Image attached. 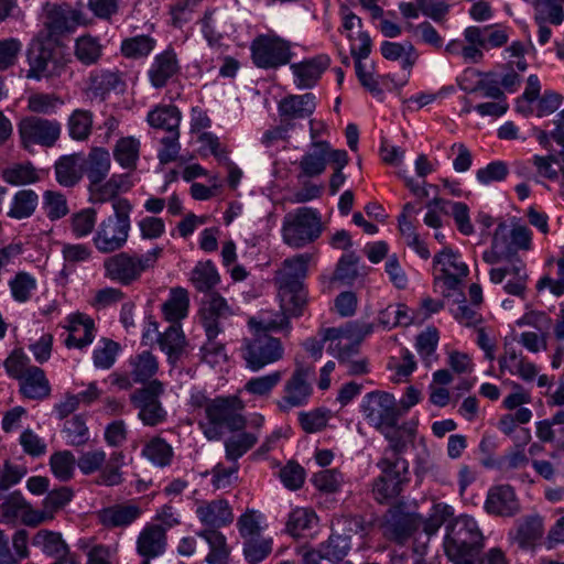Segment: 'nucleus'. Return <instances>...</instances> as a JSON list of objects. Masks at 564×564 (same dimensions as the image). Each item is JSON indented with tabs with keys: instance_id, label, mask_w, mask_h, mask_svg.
Returning a JSON list of instances; mask_svg holds the SVG:
<instances>
[{
	"instance_id": "1",
	"label": "nucleus",
	"mask_w": 564,
	"mask_h": 564,
	"mask_svg": "<svg viewBox=\"0 0 564 564\" xmlns=\"http://www.w3.org/2000/svg\"><path fill=\"white\" fill-rule=\"evenodd\" d=\"M243 402L236 395L207 400L204 406L206 422L200 427L208 441H218L226 431H241L246 426L242 415Z\"/></svg>"
},
{
	"instance_id": "2",
	"label": "nucleus",
	"mask_w": 564,
	"mask_h": 564,
	"mask_svg": "<svg viewBox=\"0 0 564 564\" xmlns=\"http://www.w3.org/2000/svg\"><path fill=\"white\" fill-rule=\"evenodd\" d=\"M482 533L474 518L459 516L446 527L444 550L454 564H471L482 547Z\"/></svg>"
},
{
	"instance_id": "3",
	"label": "nucleus",
	"mask_w": 564,
	"mask_h": 564,
	"mask_svg": "<svg viewBox=\"0 0 564 564\" xmlns=\"http://www.w3.org/2000/svg\"><path fill=\"white\" fill-rule=\"evenodd\" d=\"M112 208L113 215L100 221L93 237V243L100 253L118 251L128 241L132 205L126 198H116Z\"/></svg>"
},
{
	"instance_id": "4",
	"label": "nucleus",
	"mask_w": 564,
	"mask_h": 564,
	"mask_svg": "<svg viewBox=\"0 0 564 564\" xmlns=\"http://www.w3.org/2000/svg\"><path fill=\"white\" fill-rule=\"evenodd\" d=\"M162 253L163 248L156 246L143 254L122 251L110 256L102 263L105 276L121 285H130L138 281L143 272L153 269Z\"/></svg>"
},
{
	"instance_id": "5",
	"label": "nucleus",
	"mask_w": 564,
	"mask_h": 564,
	"mask_svg": "<svg viewBox=\"0 0 564 564\" xmlns=\"http://www.w3.org/2000/svg\"><path fill=\"white\" fill-rule=\"evenodd\" d=\"M322 231V219L316 209L301 207L283 218L282 238L292 248L299 249L314 242Z\"/></svg>"
},
{
	"instance_id": "6",
	"label": "nucleus",
	"mask_w": 564,
	"mask_h": 564,
	"mask_svg": "<svg viewBox=\"0 0 564 564\" xmlns=\"http://www.w3.org/2000/svg\"><path fill=\"white\" fill-rule=\"evenodd\" d=\"M164 393V383L158 379H153L130 393V404L137 411V417L144 426L156 427L167 421V411L161 401Z\"/></svg>"
},
{
	"instance_id": "7",
	"label": "nucleus",
	"mask_w": 564,
	"mask_h": 564,
	"mask_svg": "<svg viewBox=\"0 0 564 564\" xmlns=\"http://www.w3.org/2000/svg\"><path fill=\"white\" fill-rule=\"evenodd\" d=\"M251 328L256 330V334L252 338L245 339L241 356L246 362V367L257 372L282 359L284 348L279 338L268 334L269 329Z\"/></svg>"
},
{
	"instance_id": "8",
	"label": "nucleus",
	"mask_w": 564,
	"mask_h": 564,
	"mask_svg": "<svg viewBox=\"0 0 564 564\" xmlns=\"http://www.w3.org/2000/svg\"><path fill=\"white\" fill-rule=\"evenodd\" d=\"M381 475L372 485L373 498L379 503H386L400 495L403 485L408 482L409 463L402 457H381L377 463Z\"/></svg>"
},
{
	"instance_id": "9",
	"label": "nucleus",
	"mask_w": 564,
	"mask_h": 564,
	"mask_svg": "<svg viewBox=\"0 0 564 564\" xmlns=\"http://www.w3.org/2000/svg\"><path fill=\"white\" fill-rule=\"evenodd\" d=\"M61 133L62 124L55 119L28 116L18 123L20 145L28 152H33L34 147L53 148Z\"/></svg>"
},
{
	"instance_id": "10",
	"label": "nucleus",
	"mask_w": 564,
	"mask_h": 564,
	"mask_svg": "<svg viewBox=\"0 0 564 564\" xmlns=\"http://www.w3.org/2000/svg\"><path fill=\"white\" fill-rule=\"evenodd\" d=\"M360 411L367 423L379 432L394 426L402 415L394 395L380 390L364 397Z\"/></svg>"
},
{
	"instance_id": "11",
	"label": "nucleus",
	"mask_w": 564,
	"mask_h": 564,
	"mask_svg": "<svg viewBox=\"0 0 564 564\" xmlns=\"http://www.w3.org/2000/svg\"><path fill=\"white\" fill-rule=\"evenodd\" d=\"M433 262L436 270L434 285L444 296H452L455 291L460 289L464 278L469 272L467 264L451 248H444L436 253Z\"/></svg>"
},
{
	"instance_id": "12",
	"label": "nucleus",
	"mask_w": 564,
	"mask_h": 564,
	"mask_svg": "<svg viewBox=\"0 0 564 564\" xmlns=\"http://www.w3.org/2000/svg\"><path fill=\"white\" fill-rule=\"evenodd\" d=\"M423 517L416 512L404 511L400 507L388 510L382 523L384 538L397 544L404 545L410 539L416 544L422 532Z\"/></svg>"
},
{
	"instance_id": "13",
	"label": "nucleus",
	"mask_w": 564,
	"mask_h": 564,
	"mask_svg": "<svg viewBox=\"0 0 564 564\" xmlns=\"http://www.w3.org/2000/svg\"><path fill=\"white\" fill-rule=\"evenodd\" d=\"M314 375V368L296 364L291 377L285 381L283 395L276 401L281 412H289L293 408L305 406L313 393L310 378Z\"/></svg>"
},
{
	"instance_id": "14",
	"label": "nucleus",
	"mask_w": 564,
	"mask_h": 564,
	"mask_svg": "<svg viewBox=\"0 0 564 564\" xmlns=\"http://www.w3.org/2000/svg\"><path fill=\"white\" fill-rule=\"evenodd\" d=\"M250 50L253 63L260 68H276L292 58L290 43L276 35H259Z\"/></svg>"
},
{
	"instance_id": "15",
	"label": "nucleus",
	"mask_w": 564,
	"mask_h": 564,
	"mask_svg": "<svg viewBox=\"0 0 564 564\" xmlns=\"http://www.w3.org/2000/svg\"><path fill=\"white\" fill-rule=\"evenodd\" d=\"M279 296L281 302L282 315L279 319H249V326L264 329H284L289 328L290 317H299L303 314L307 296L304 285L300 288H280Z\"/></svg>"
},
{
	"instance_id": "16",
	"label": "nucleus",
	"mask_w": 564,
	"mask_h": 564,
	"mask_svg": "<svg viewBox=\"0 0 564 564\" xmlns=\"http://www.w3.org/2000/svg\"><path fill=\"white\" fill-rule=\"evenodd\" d=\"M235 315L234 308L219 293H209L202 302L199 321L207 338H216L225 329L226 322Z\"/></svg>"
},
{
	"instance_id": "17",
	"label": "nucleus",
	"mask_w": 564,
	"mask_h": 564,
	"mask_svg": "<svg viewBox=\"0 0 564 564\" xmlns=\"http://www.w3.org/2000/svg\"><path fill=\"white\" fill-rule=\"evenodd\" d=\"M498 362L501 375L508 372L525 382L533 381L539 373L538 366L530 361L521 350H518L508 343H505L503 352L499 357Z\"/></svg>"
},
{
	"instance_id": "18",
	"label": "nucleus",
	"mask_w": 564,
	"mask_h": 564,
	"mask_svg": "<svg viewBox=\"0 0 564 564\" xmlns=\"http://www.w3.org/2000/svg\"><path fill=\"white\" fill-rule=\"evenodd\" d=\"M312 253H301L285 259L281 268L275 271L274 283L280 288H300L307 275Z\"/></svg>"
},
{
	"instance_id": "19",
	"label": "nucleus",
	"mask_w": 564,
	"mask_h": 564,
	"mask_svg": "<svg viewBox=\"0 0 564 564\" xmlns=\"http://www.w3.org/2000/svg\"><path fill=\"white\" fill-rule=\"evenodd\" d=\"M30 68L26 78L40 80L42 78H53L61 76L65 65L53 57L52 51L40 44L29 55Z\"/></svg>"
},
{
	"instance_id": "20",
	"label": "nucleus",
	"mask_w": 564,
	"mask_h": 564,
	"mask_svg": "<svg viewBox=\"0 0 564 564\" xmlns=\"http://www.w3.org/2000/svg\"><path fill=\"white\" fill-rule=\"evenodd\" d=\"M316 108V97L312 93L304 95H290L284 97L278 106L280 120L294 123L297 119H305L313 115Z\"/></svg>"
},
{
	"instance_id": "21",
	"label": "nucleus",
	"mask_w": 564,
	"mask_h": 564,
	"mask_svg": "<svg viewBox=\"0 0 564 564\" xmlns=\"http://www.w3.org/2000/svg\"><path fill=\"white\" fill-rule=\"evenodd\" d=\"M142 514V509L133 502L116 503L97 512V519L107 529L127 528Z\"/></svg>"
},
{
	"instance_id": "22",
	"label": "nucleus",
	"mask_w": 564,
	"mask_h": 564,
	"mask_svg": "<svg viewBox=\"0 0 564 564\" xmlns=\"http://www.w3.org/2000/svg\"><path fill=\"white\" fill-rule=\"evenodd\" d=\"M127 84L123 74L112 69L93 70L88 78V89L95 96L101 99L110 93L122 94Z\"/></svg>"
},
{
	"instance_id": "23",
	"label": "nucleus",
	"mask_w": 564,
	"mask_h": 564,
	"mask_svg": "<svg viewBox=\"0 0 564 564\" xmlns=\"http://www.w3.org/2000/svg\"><path fill=\"white\" fill-rule=\"evenodd\" d=\"M196 516L206 530H217L234 520L232 510L225 499L202 502L196 509Z\"/></svg>"
},
{
	"instance_id": "24",
	"label": "nucleus",
	"mask_w": 564,
	"mask_h": 564,
	"mask_svg": "<svg viewBox=\"0 0 564 564\" xmlns=\"http://www.w3.org/2000/svg\"><path fill=\"white\" fill-rule=\"evenodd\" d=\"M166 530L159 524H147L138 535L137 552L143 560H152L165 552Z\"/></svg>"
},
{
	"instance_id": "25",
	"label": "nucleus",
	"mask_w": 564,
	"mask_h": 564,
	"mask_svg": "<svg viewBox=\"0 0 564 564\" xmlns=\"http://www.w3.org/2000/svg\"><path fill=\"white\" fill-rule=\"evenodd\" d=\"M488 513L510 517L518 512L519 503L514 490L509 485H501L489 490L485 502Z\"/></svg>"
},
{
	"instance_id": "26",
	"label": "nucleus",
	"mask_w": 564,
	"mask_h": 564,
	"mask_svg": "<svg viewBox=\"0 0 564 564\" xmlns=\"http://www.w3.org/2000/svg\"><path fill=\"white\" fill-rule=\"evenodd\" d=\"M329 63L330 58L325 54H321L301 63L292 64L291 69L295 76V85L299 88L313 87L322 73L329 66Z\"/></svg>"
},
{
	"instance_id": "27",
	"label": "nucleus",
	"mask_w": 564,
	"mask_h": 564,
	"mask_svg": "<svg viewBox=\"0 0 564 564\" xmlns=\"http://www.w3.org/2000/svg\"><path fill=\"white\" fill-rule=\"evenodd\" d=\"M389 443V446L384 449L383 456H390L391 458L401 457L406 451L408 446L414 442L416 429L415 425L410 423L397 424L386 431H380Z\"/></svg>"
},
{
	"instance_id": "28",
	"label": "nucleus",
	"mask_w": 564,
	"mask_h": 564,
	"mask_svg": "<svg viewBox=\"0 0 564 564\" xmlns=\"http://www.w3.org/2000/svg\"><path fill=\"white\" fill-rule=\"evenodd\" d=\"M68 336L65 345L68 348H84L94 340L95 323L84 314H73L68 317Z\"/></svg>"
},
{
	"instance_id": "29",
	"label": "nucleus",
	"mask_w": 564,
	"mask_h": 564,
	"mask_svg": "<svg viewBox=\"0 0 564 564\" xmlns=\"http://www.w3.org/2000/svg\"><path fill=\"white\" fill-rule=\"evenodd\" d=\"M51 383L44 370L34 366L19 380L20 393L30 400H44L51 394Z\"/></svg>"
},
{
	"instance_id": "30",
	"label": "nucleus",
	"mask_w": 564,
	"mask_h": 564,
	"mask_svg": "<svg viewBox=\"0 0 564 564\" xmlns=\"http://www.w3.org/2000/svg\"><path fill=\"white\" fill-rule=\"evenodd\" d=\"M180 69L176 54L173 50H166L156 55L149 72V79L153 87L162 88L177 74Z\"/></svg>"
},
{
	"instance_id": "31",
	"label": "nucleus",
	"mask_w": 564,
	"mask_h": 564,
	"mask_svg": "<svg viewBox=\"0 0 564 564\" xmlns=\"http://www.w3.org/2000/svg\"><path fill=\"white\" fill-rule=\"evenodd\" d=\"M32 546L39 549L43 554L51 556L56 562H62L68 554V545L59 532L42 529L31 539Z\"/></svg>"
},
{
	"instance_id": "32",
	"label": "nucleus",
	"mask_w": 564,
	"mask_h": 564,
	"mask_svg": "<svg viewBox=\"0 0 564 564\" xmlns=\"http://www.w3.org/2000/svg\"><path fill=\"white\" fill-rule=\"evenodd\" d=\"M83 23H85V18L80 10L63 4L52 9L47 25L54 33H64L75 30L77 25Z\"/></svg>"
},
{
	"instance_id": "33",
	"label": "nucleus",
	"mask_w": 564,
	"mask_h": 564,
	"mask_svg": "<svg viewBox=\"0 0 564 564\" xmlns=\"http://www.w3.org/2000/svg\"><path fill=\"white\" fill-rule=\"evenodd\" d=\"M129 367L133 381L145 386L159 371V361L152 352L144 350L129 359Z\"/></svg>"
},
{
	"instance_id": "34",
	"label": "nucleus",
	"mask_w": 564,
	"mask_h": 564,
	"mask_svg": "<svg viewBox=\"0 0 564 564\" xmlns=\"http://www.w3.org/2000/svg\"><path fill=\"white\" fill-rule=\"evenodd\" d=\"M202 150L209 151L217 162L225 169L227 176H241V170L229 159L227 149L219 138L210 132H204L198 138Z\"/></svg>"
},
{
	"instance_id": "35",
	"label": "nucleus",
	"mask_w": 564,
	"mask_h": 564,
	"mask_svg": "<svg viewBox=\"0 0 564 564\" xmlns=\"http://www.w3.org/2000/svg\"><path fill=\"white\" fill-rule=\"evenodd\" d=\"M158 344L161 350L166 354L169 362L175 364L183 355L186 346L181 326L173 324L164 333L159 334Z\"/></svg>"
},
{
	"instance_id": "36",
	"label": "nucleus",
	"mask_w": 564,
	"mask_h": 564,
	"mask_svg": "<svg viewBox=\"0 0 564 564\" xmlns=\"http://www.w3.org/2000/svg\"><path fill=\"white\" fill-rule=\"evenodd\" d=\"M147 121L155 129H162L169 133L178 132L181 112L176 106L160 105L149 111Z\"/></svg>"
},
{
	"instance_id": "37",
	"label": "nucleus",
	"mask_w": 564,
	"mask_h": 564,
	"mask_svg": "<svg viewBox=\"0 0 564 564\" xmlns=\"http://www.w3.org/2000/svg\"><path fill=\"white\" fill-rule=\"evenodd\" d=\"M328 143L326 141L313 142L301 160V167L306 175H319L327 164Z\"/></svg>"
},
{
	"instance_id": "38",
	"label": "nucleus",
	"mask_w": 564,
	"mask_h": 564,
	"mask_svg": "<svg viewBox=\"0 0 564 564\" xmlns=\"http://www.w3.org/2000/svg\"><path fill=\"white\" fill-rule=\"evenodd\" d=\"M189 297L187 290L174 288L170 292V297L162 305L164 317L173 323L186 317L188 313Z\"/></svg>"
},
{
	"instance_id": "39",
	"label": "nucleus",
	"mask_w": 564,
	"mask_h": 564,
	"mask_svg": "<svg viewBox=\"0 0 564 564\" xmlns=\"http://www.w3.org/2000/svg\"><path fill=\"white\" fill-rule=\"evenodd\" d=\"M259 435L252 432H240L231 435L225 442L226 458L236 463L258 442Z\"/></svg>"
},
{
	"instance_id": "40",
	"label": "nucleus",
	"mask_w": 564,
	"mask_h": 564,
	"mask_svg": "<svg viewBox=\"0 0 564 564\" xmlns=\"http://www.w3.org/2000/svg\"><path fill=\"white\" fill-rule=\"evenodd\" d=\"M139 151L140 141L133 137H124L117 141L113 158L123 169L133 170L139 159Z\"/></svg>"
},
{
	"instance_id": "41",
	"label": "nucleus",
	"mask_w": 564,
	"mask_h": 564,
	"mask_svg": "<svg viewBox=\"0 0 564 564\" xmlns=\"http://www.w3.org/2000/svg\"><path fill=\"white\" fill-rule=\"evenodd\" d=\"M219 280V274L210 261L198 262L191 272V282L199 292H209Z\"/></svg>"
},
{
	"instance_id": "42",
	"label": "nucleus",
	"mask_w": 564,
	"mask_h": 564,
	"mask_svg": "<svg viewBox=\"0 0 564 564\" xmlns=\"http://www.w3.org/2000/svg\"><path fill=\"white\" fill-rule=\"evenodd\" d=\"M283 372L279 370L253 377L245 383L243 390L258 398H269L274 388L281 382Z\"/></svg>"
},
{
	"instance_id": "43",
	"label": "nucleus",
	"mask_w": 564,
	"mask_h": 564,
	"mask_svg": "<svg viewBox=\"0 0 564 564\" xmlns=\"http://www.w3.org/2000/svg\"><path fill=\"white\" fill-rule=\"evenodd\" d=\"M93 119V112L89 110H74L67 121L69 137L77 141L87 140L91 133Z\"/></svg>"
},
{
	"instance_id": "44",
	"label": "nucleus",
	"mask_w": 564,
	"mask_h": 564,
	"mask_svg": "<svg viewBox=\"0 0 564 564\" xmlns=\"http://www.w3.org/2000/svg\"><path fill=\"white\" fill-rule=\"evenodd\" d=\"M102 54V45L97 37L83 35L76 40L75 56L84 65L96 64Z\"/></svg>"
},
{
	"instance_id": "45",
	"label": "nucleus",
	"mask_w": 564,
	"mask_h": 564,
	"mask_svg": "<svg viewBox=\"0 0 564 564\" xmlns=\"http://www.w3.org/2000/svg\"><path fill=\"white\" fill-rule=\"evenodd\" d=\"M124 465V455L122 452L111 453L105 467L100 469L97 482L104 486H118L123 481L121 468Z\"/></svg>"
},
{
	"instance_id": "46",
	"label": "nucleus",
	"mask_w": 564,
	"mask_h": 564,
	"mask_svg": "<svg viewBox=\"0 0 564 564\" xmlns=\"http://www.w3.org/2000/svg\"><path fill=\"white\" fill-rule=\"evenodd\" d=\"M122 189L116 178H93L89 184L90 200L93 203H105L113 199Z\"/></svg>"
},
{
	"instance_id": "47",
	"label": "nucleus",
	"mask_w": 564,
	"mask_h": 564,
	"mask_svg": "<svg viewBox=\"0 0 564 564\" xmlns=\"http://www.w3.org/2000/svg\"><path fill=\"white\" fill-rule=\"evenodd\" d=\"M453 516V508L444 502H436L433 505L431 512L426 519L423 518L422 532L426 541L434 535L443 523Z\"/></svg>"
},
{
	"instance_id": "48",
	"label": "nucleus",
	"mask_w": 564,
	"mask_h": 564,
	"mask_svg": "<svg viewBox=\"0 0 564 564\" xmlns=\"http://www.w3.org/2000/svg\"><path fill=\"white\" fill-rule=\"evenodd\" d=\"M535 23H552L560 25L564 21V11L560 0H540L534 4Z\"/></svg>"
},
{
	"instance_id": "49",
	"label": "nucleus",
	"mask_w": 564,
	"mask_h": 564,
	"mask_svg": "<svg viewBox=\"0 0 564 564\" xmlns=\"http://www.w3.org/2000/svg\"><path fill=\"white\" fill-rule=\"evenodd\" d=\"M37 205V195L33 191L23 189L15 194L8 216L15 219L30 217Z\"/></svg>"
},
{
	"instance_id": "50",
	"label": "nucleus",
	"mask_w": 564,
	"mask_h": 564,
	"mask_svg": "<svg viewBox=\"0 0 564 564\" xmlns=\"http://www.w3.org/2000/svg\"><path fill=\"white\" fill-rule=\"evenodd\" d=\"M154 47V39L148 35H138L122 41L121 53L128 58H142L148 56Z\"/></svg>"
},
{
	"instance_id": "51",
	"label": "nucleus",
	"mask_w": 564,
	"mask_h": 564,
	"mask_svg": "<svg viewBox=\"0 0 564 564\" xmlns=\"http://www.w3.org/2000/svg\"><path fill=\"white\" fill-rule=\"evenodd\" d=\"M96 221L97 212L94 208H84L70 216V230L77 238L87 237L94 231Z\"/></svg>"
},
{
	"instance_id": "52",
	"label": "nucleus",
	"mask_w": 564,
	"mask_h": 564,
	"mask_svg": "<svg viewBox=\"0 0 564 564\" xmlns=\"http://www.w3.org/2000/svg\"><path fill=\"white\" fill-rule=\"evenodd\" d=\"M316 520L317 517L313 510L296 508L289 516L286 531L293 536H300L305 530L311 529Z\"/></svg>"
},
{
	"instance_id": "53",
	"label": "nucleus",
	"mask_w": 564,
	"mask_h": 564,
	"mask_svg": "<svg viewBox=\"0 0 564 564\" xmlns=\"http://www.w3.org/2000/svg\"><path fill=\"white\" fill-rule=\"evenodd\" d=\"M75 464V456L69 451L56 452L50 458L53 475L62 481L73 477Z\"/></svg>"
},
{
	"instance_id": "54",
	"label": "nucleus",
	"mask_w": 564,
	"mask_h": 564,
	"mask_svg": "<svg viewBox=\"0 0 564 564\" xmlns=\"http://www.w3.org/2000/svg\"><path fill=\"white\" fill-rule=\"evenodd\" d=\"M144 457L158 466H166L171 463L172 447L161 437L152 438L142 449Z\"/></svg>"
},
{
	"instance_id": "55",
	"label": "nucleus",
	"mask_w": 564,
	"mask_h": 564,
	"mask_svg": "<svg viewBox=\"0 0 564 564\" xmlns=\"http://www.w3.org/2000/svg\"><path fill=\"white\" fill-rule=\"evenodd\" d=\"M11 294L19 303L28 302L36 289V280L26 272H19L9 282Z\"/></svg>"
},
{
	"instance_id": "56",
	"label": "nucleus",
	"mask_w": 564,
	"mask_h": 564,
	"mask_svg": "<svg viewBox=\"0 0 564 564\" xmlns=\"http://www.w3.org/2000/svg\"><path fill=\"white\" fill-rule=\"evenodd\" d=\"M350 547L349 539L346 535L330 534L326 542L322 543L318 556L328 560H341Z\"/></svg>"
},
{
	"instance_id": "57",
	"label": "nucleus",
	"mask_w": 564,
	"mask_h": 564,
	"mask_svg": "<svg viewBox=\"0 0 564 564\" xmlns=\"http://www.w3.org/2000/svg\"><path fill=\"white\" fill-rule=\"evenodd\" d=\"M543 533V519L540 516L528 517L518 528V539L523 545H533Z\"/></svg>"
},
{
	"instance_id": "58",
	"label": "nucleus",
	"mask_w": 564,
	"mask_h": 564,
	"mask_svg": "<svg viewBox=\"0 0 564 564\" xmlns=\"http://www.w3.org/2000/svg\"><path fill=\"white\" fill-rule=\"evenodd\" d=\"M272 551V540L265 538L247 539L243 544V554L250 564L263 561Z\"/></svg>"
},
{
	"instance_id": "59",
	"label": "nucleus",
	"mask_w": 564,
	"mask_h": 564,
	"mask_svg": "<svg viewBox=\"0 0 564 564\" xmlns=\"http://www.w3.org/2000/svg\"><path fill=\"white\" fill-rule=\"evenodd\" d=\"M529 172V165L522 161H514L511 164V169L502 161H495L486 167L478 170L476 176H507L509 173L523 176Z\"/></svg>"
},
{
	"instance_id": "60",
	"label": "nucleus",
	"mask_w": 564,
	"mask_h": 564,
	"mask_svg": "<svg viewBox=\"0 0 564 564\" xmlns=\"http://www.w3.org/2000/svg\"><path fill=\"white\" fill-rule=\"evenodd\" d=\"M23 43L18 37L0 40V70H7L14 66L22 52Z\"/></svg>"
},
{
	"instance_id": "61",
	"label": "nucleus",
	"mask_w": 564,
	"mask_h": 564,
	"mask_svg": "<svg viewBox=\"0 0 564 564\" xmlns=\"http://www.w3.org/2000/svg\"><path fill=\"white\" fill-rule=\"evenodd\" d=\"M86 158L82 153L61 156L55 163L56 176H77L85 170Z\"/></svg>"
},
{
	"instance_id": "62",
	"label": "nucleus",
	"mask_w": 564,
	"mask_h": 564,
	"mask_svg": "<svg viewBox=\"0 0 564 564\" xmlns=\"http://www.w3.org/2000/svg\"><path fill=\"white\" fill-rule=\"evenodd\" d=\"M312 481L318 490L332 494L340 489L344 478L338 469H324L315 473Z\"/></svg>"
},
{
	"instance_id": "63",
	"label": "nucleus",
	"mask_w": 564,
	"mask_h": 564,
	"mask_svg": "<svg viewBox=\"0 0 564 564\" xmlns=\"http://www.w3.org/2000/svg\"><path fill=\"white\" fill-rule=\"evenodd\" d=\"M3 366L8 376L17 379L18 381L29 371L30 368L34 367L30 364V358L22 349H14L3 361Z\"/></svg>"
},
{
	"instance_id": "64",
	"label": "nucleus",
	"mask_w": 564,
	"mask_h": 564,
	"mask_svg": "<svg viewBox=\"0 0 564 564\" xmlns=\"http://www.w3.org/2000/svg\"><path fill=\"white\" fill-rule=\"evenodd\" d=\"M44 209L51 220L61 219L69 212L65 196L58 192L44 193Z\"/></svg>"
}]
</instances>
